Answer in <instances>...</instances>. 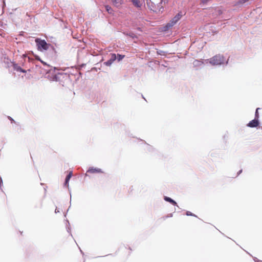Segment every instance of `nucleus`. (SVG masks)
<instances>
[{
  "label": "nucleus",
  "mask_w": 262,
  "mask_h": 262,
  "mask_svg": "<svg viewBox=\"0 0 262 262\" xmlns=\"http://www.w3.org/2000/svg\"><path fill=\"white\" fill-rule=\"evenodd\" d=\"M182 14L181 12L177 14L165 26V30H168L169 28L174 26L182 17Z\"/></svg>",
  "instance_id": "nucleus-3"
},
{
  "label": "nucleus",
  "mask_w": 262,
  "mask_h": 262,
  "mask_svg": "<svg viewBox=\"0 0 262 262\" xmlns=\"http://www.w3.org/2000/svg\"><path fill=\"white\" fill-rule=\"evenodd\" d=\"M124 57V55H122L120 54H118L117 59L119 61H121Z\"/></svg>",
  "instance_id": "nucleus-15"
},
{
  "label": "nucleus",
  "mask_w": 262,
  "mask_h": 262,
  "mask_svg": "<svg viewBox=\"0 0 262 262\" xmlns=\"http://www.w3.org/2000/svg\"><path fill=\"white\" fill-rule=\"evenodd\" d=\"M241 172H242V170H240V171H239V173H240Z\"/></svg>",
  "instance_id": "nucleus-24"
},
{
  "label": "nucleus",
  "mask_w": 262,
  "mask_h": 262,
  "mask_svg": "<svg viewBox=\"0 0 262 262\" xmlns=\"http://www.w3.org/2000/svg\"><path fill=\"white\" fill-rule=\"evenodd\" d=\"M134 5L137 7H140L142 5L141 3L139 0H130Z\"/></svg>",
  "instance_id": "nucleus-9"
},
{
  "label": "nucleus",
  "mask_w": 262,
  "mask_h": 262,
  "mask_svg": "<svg viewBox=\"0 0 262 262\" xmlns=\"http://www.w3.org/2000/svg\"><path fill=\"white\" fill-rule=\"evenodd\" d=\"M35 57L36 58V59L41 61V59L39 58V57L38 56H37V55H35Z\"/></svg>",
  "instance_id": "nucleus-18"
},
{
  "label": "nucleus",
  "mask_w": 262,
  "mask_h": 262,
  "mask_svg": "<svg viewBox=\"0 0 262 262\" xmlns=\"http://www.w3.org/2000/svg\"><path fill=\"white\" fill-rule=\"evenodd\" d=\"M225 61V59L222 55H216L213 57L205 60L206 63L209 62L212 66H219L224 64Z\"/></svg>",
  "instance_id": "nucleus-1"
},
{
  "label": "nucleus",
  "mask_w": 262,
  "mask_h": 262,
  "mask_svg": "<svg viewBox=\"0 0 262 262\" xmlns=\"http://www.w3.org/2000/svg\"><path fill=\"white\" fill-rule=\"evenodd\" d=\"M164 199L165 201H167L168 202L170 203L172 205H177V204L176 202L174 201L172 199H171L170 198L166 196H165L164 198Z\"/></svg>",
  "instance_id": "nucleus-8"
},
{
  "label": "nucleus",
  "mask_w": 262,
  "mask_h": 262,
  "mask_svg": "<svg viewBox=\"0 0 262 262\" xmlns=\"http://www.w3.org/2000/svg\"><path fill=\"white\" fill-rule=\"evenodd\" d=\"M40 62H41L42 64H43L44 65H46V66H48V65L47 64V63H46V62H44L43 61L41 60V61H40Z\"/></svg>",
  "instance_id": "nucleus-22"
},
{
  "label": "nucleus",
  "mask_w": 262,
  "mask_h": 262,
  "mask_svg": "<svg viewBox=\"0 0 262 262\" xmlns=\"http://www.w3.org/2000/svg\"><path fill=\"white\" fill-rule=\"evenodd\" d=\"M15 69L18 72H21L23 73L26 72V71L25 70H23L20 67L16 66V67H15Z\"/></svg>",
  "instance_id": "nucleus-12"
},
{
  "label": "nucleus",
  "mask_w": 262,
  "mask_h": 262,
  "mask_svg": "<svg viewBox=\"0 0 262 262\" xmlns=\"http://www.w3.org/2000/svg\"><path fill=\"white\" fill-rule=\"evenodd\" d=\"M208 1V0H201V2L204 4L207 3Z\"/></svg>",
  "instance_id": "nucleus-19"
},
{
  "label": "nucleus",
  "mask_w": 262,
  "mask_h": 262,
  "mask_svg": "<svg viewBox=\"0 0 262 262\" xmlns=\"http://www.w3.org/2000/svg\"><path fill=\"white\" fill-rule=\"evenodd\" d=\"M35 41L36 43L37 49L41 52H44L48 50L49 47L51 46L50 44L47 43L45 40L41 39L38 38L35 39Z\"/></svg>",
  "instance_id": "nucleus-2"
},
{
  "label": "nucleus",
  "mask_w": 262,
  "mask_h": 262,
  "mask_svg": "<svg viewBox=\"0 0 262 262\" xmlns=\"http://www.w3.org/2000/svg\"><path fill=\"white\" fill-rule=\"evenodd\" d=\"M249 0H240L239 2H238V4H243L244 3H245L246 2H247V1H248Z\"/></svg>",
  "instance_id": "nucleus-16"
},
{
  "label": "nucleus",
  "mask_w": 262,
  "mask_h": 262,
  "mask_svg": "<svg viewBox=\"0 0 262 262\" xmlns=\"http://www.w3.org/2000/svg\"><path fill=\"white\" fill-rule=\"evenodd\" d=\"M116 59H117L116 55L114 53L111 54L110 59L108 60H107V61L104 62V64H105L106 66H111L112 64V63H113V62L115 60H116Z\"/></svg>",
  "instance_id": "nucleus-4"
},
{
  "label": "nucleus",
  "mask_w": 262,
  "mask_h": 262,
  "mask_svg": "<svg viewBox=\"0 0 262 262\" xmlns=\"http://www.w3.org/2000/svg\"><path fill=\"white\" fill-rule=\"evenodd\" d=\"M258 108H257L255 112V117H258Z\"/></svg>",
  "instance_id": "nucleus-21"
},
{
  "label": "nucleus",
  "mask_w": 262,
  "mask_h": 262,
  "mask_svg": "<svg viewBox=\"0 0 262 262\" xmlns=\"http://www.w3.org/2000/svg\"><path fill=\"white\" fill-rule=\"evenodd\" d=\"M186 215H188V216L190 215V216H195V215L194 214L192 213L190 211H187Z\"/></svg>",
  "instance_id": "nucleus-17"
},
{
  "label": "nucleus",
  "mask_w": 262,
  "mask_h": 262,
  "mask_svg": "<svg viewBox=\"0 0 262 262\" xmlns=\"http://www.w3.org/2000/svg\"><path fill=\"white\" fill-rule=\"evenodd\" d=\"M105 9L109 13H112V9L111 7H110L108 5L105 6Z\"/></svg>",
  "instance_id": "nucleus-13"
},
{
  "label": "nucleus",
  "mask_w": 262,
  "mask_h": 262,
  "mask_svg": "<svg viewBox=\"0 0 262 262\" xmlns=\"http://www.w3.org/2000/svg\"><path fill=\"white\" fill-rule=\"evenodd\" d=\"M129 35L132 38H134L135 36V34L133 33H129Z\"/></svg>",
  "instance_id": "nucleus-20"
},
{
  "label": "nucleus",
  "mask_w": 262,
  "mask_h": 262,
  "mask_svg": "<svg viewBox=\"0 0 262 262\" xmlns=\"http://www.w3.org/2000/svg\"><path fill=\"white\" fill-rule=\"evenodd\" d=\"M259 125V122L257 119H254L249 122V123L247 124V126L250 127H257Z\"/></svg>",
  "instance_id": "nucleus-6"
},
{
  "label": "nucleus",
  "mask_w": 262,
  "mask_h": 262,
  "mask_svg": "<svg viewBox=\"0 0 262 262\" xmlns=\"http://www.w3.org/2000/svg\"><path fill=\"white\" fill-rule=\"evenodd\" d=\"M87 172L94 173H102V170L98 168L90 167L87 171Z\"/></svg>",
  "instance_id": "nucleus-5"
},
{
  "label": "nucleus",
  "mask_w": 262,
  "mask_h": 262,
  "mask_svg": "<svg viewBox=\"0 0 262 262\" xmlns=\"http://www.w3.org/2000/svg\"><path fill=\"white\" fill-rule=\"evenodd\" d=\"M55 213H57V212H58V211H57V209H55Z\"/></svg>",
  "instance_id": "nucleus-23"
},
{
  "label": "nucleus",
  "mask_w": 262,
  "mask_h": 262,
  "mask_svg": "<svg viewBox=\"0 0 262 262\" xmlns=\"http://www.w3.org/2000/svg\"><path fill=\"white\" fill-rule=\"evenodd\" d=\"M203 63V62H202L200 60H197L194 61V62H193V65L194 66H199L202 65Z\"/></svg>",
  "instance_id": "nucleus-11"
},
{
  "label": "nucleus",
  "mask_w": 262,
  "mask_h": 262,
  "mask_svg": "<svg viewBox=\"0 0 262 262\" xmlns=\"http://www.w3.org/2000/svg\"><path fill=\"white\" fill-rule=\"evenodd\" d=\"M72 171H70L69 174L67 175V176L66 177V180H65V182H64V186H69V182L71 179V178L72 177Z\"/></svg>",
  "instance_id": "nucleus-7"
},
{
  "label": "nucleus",
  "mask_w": 262,
  "mask_h": 262,
  "mask_svg": "<svg viewBox=\"0 0 262 262\" xmlns=\"http://www.w3.org/2000/svg\"><path fill=\"white\" fill-rule=\"evenodd\" d=\"M112 2L116 7H118L122 3V0H112Z\"/></svg>",
  "instance_id": "nucleus-10"
},
{
  "label": "nucleus",
  "mask_w": 262,
  "mask_h": 262,
  "mask_svg": "<svg viewBox=\"0 0 262 262\" xmlns=\"http://www.w3.org/2000/svg\"><path fill=\"white\" fill-rule=\"evenodd\" d=\"M147 6H148V8H149L150 10H154V9H153V8H154V6H153V5H152V3H151V4H150V2H147Z\"/></svg>",
  "instance_id": "nucleus-14"
}]
</instances>
